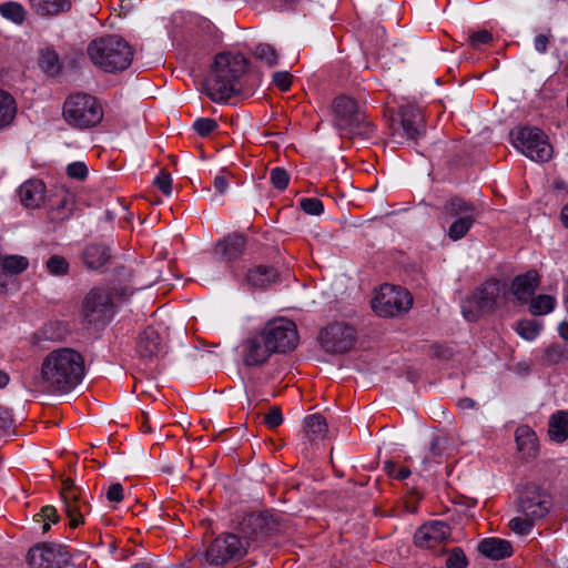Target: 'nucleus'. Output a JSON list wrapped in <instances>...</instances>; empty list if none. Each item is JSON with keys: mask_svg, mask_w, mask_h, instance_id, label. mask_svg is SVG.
Wrapping results in <instances>:
<instances>
[{"mask_svg": "<svg viewBox=\"0 0 568 568\" xmlns=\"http://www.w3.org/2000/svg\"><path fill=\"white\" fill-rule=\"evenodd\" d=\"M84 377V358L75 349L62 347L50 352L41 364L37 384L49 394H68Z\"/></svg>", "mask_w": 568, "mask_h": 568, "instance_id": "nucleus-1", "label": "nucleus"}, {"mask_svg": "<svg viewBox=\"0 0 568 568\" xmlns=\"http://www.w3.org/2000/svg\"><path fill=\"white\" fill-rule=\"evenodd\" d=\"M246 69L247 60L241 53L216 54L211 72L203 82L204 92L213 102H227L240 92L236 84Z\"/></svg>", "mask_w": 568, "mask_h": 568, "instance_id": "nucleus-2", "label": "nucleus"}, {"mask_svg": "<svg viewBox=\"0 0 568 568\" xmlns=\"http://www.w3.org/2000/svg\"><path fill=\"white\" fill-rule=\"evenodd\" d=\"M333 124L342 138L369 141L376 136V125L354 99L341 95L333 102Z\"/></svg>", "mask_w": 568, "mask_h": 568, "instance_id": "nucleus-3", "label": "nucleus"}, {"mask_svg": "<svg viewBox=\"0 0 568 568\" xmlns=\"http://www.w3.org/2000/svg\"><path fill=\"white\" fill-rule=\"evenodd\" d=\"M87 51L94 65L110 73L128 69L133 59L131 45L115 34L92 40Z\"/></svg>", "mask_w": 568, "mask_h": 568, "instance_id": "nucleus-4", "label": "nucleus"}, {"mask_svg": "<svg viewBox=\"0 0 568 568\" xmlns=\"http://www.w3.org/2000/svg\"><path fill=\"white\" fill-rule=\"evenodd\" d=\"M65 122L75 129L95 126L103 119V110L97 99L87 93L70 95L63 104Z\"/></svg>", "mask_w": 568, "mask_h": 568, "instance_id": "nucleus-5", "label": "nucleus"}, {"mask_svg": "<svg viewBox=\"0 0 568 568\" xmlns=\"http://www.w3.org/2000/svg\"><path fill=\"white\" fill-rule=\"evenodd\" d=\"M501 288L503 284L496 278L485 281L471 295L463 300L460 307L464 318L476 322L483 315L494 313Z\"/></svg>", "mask_w": 568, "mask_h": 568, "instance_id": "nucleus-6", "label": "nucleus"}, {"mask_svg": "<svg viewBox=\"0 0 568 568\" xmlns=\"http://www.w3.org/2000/svg\"><path fill=\"white\" fill-rule=\"evenodd\" d=\"M114 302L111 292L104 287L91 288L82 301L81 315L89 327L102 328L114 315Z\"/></svg>", "mask_w": 568, "mask_h": 568, "instance_id": "nucleus-7", "label": "nucleus"}, {"mask_svg": "<svg viewBox=\"0 0 568 568\" xmlns=\"http://www.w3.org/2000/svg\"><path fill=\"white\" fill-rule=\"evenodd\" d=\"M513 145L535 162H547L552 156L548 136L538 128L524 126L510 131Z\"/></svg>", "mask_w": 568, "mask_h": 568, "instance_id": "nucleus-8", "label": "nucleus"}, {"mask_svg": "<svg viewBox=\"0 0 568 568\" xmlns=\"http://www.w3.org/2000/svg\"><path fill=\"white\" fill-rule=\"evenodd\" d=\"M443 211L448 217L454 219L446 232L447 236L454 242L464 239L478 217L476 206L459 196L447 199L443 205Z\"/></svg>", "mask_w": 568, "mask_h": 568, "instance_id": "nucleus-9", "label": "nucleus"}, {"mask_svg": "<svg viewBox=\"0 0 568 568\" xmlns=\"http://www.w3.org/2000/svg\"><path fill=\"white\" fill-rule=\"evenodd\" d=\"M247 552V542L235 534L216 537L206 548L203 561L209 566L222 567L227 562L240 560Z\"/></svg>", "mask_w": 568, "mask_h": 568, "instance_id": "nucleus-10", "label": "nucleus"}, {"mask_svg": "<svg viewBox=\"0 0 568 568\" xmlns=\"http://www.w3.org/2000/svg\"><path fill=\"white\" fill-rule=\"evenodd\" d=\"M409 292L399 286L384 284L372 300L373 311L381 317H394L412 307Z\"/></svg>", "mask_w": 568, "mask_h": 568, "instance_id": "nucleus-11", "label": "nucleus"}, {"mask_svg": "<svg viewBox=\"0 0 568 568\" xmlns=\"http://www.w3.org/2000/svg\"><path fill=\"white\" fill-rule=\"evenodd\" d=\"M261 332L274 354L287 353L298 345L297 328L293 321L282 317L268 321Z\"/></svg>", "mask_w": 568, "mask_h": 568, "instance_id": "nucleus-12", "label": "nucleus"}, {"mask_svg": "<svg viewBox=\"0 0 568 568\" xmlns=\"http://www.w3.org/2000/svg\"><path fill=\"white\" fill-rule=\"evenodd\" d=\"M551 507V496L542 487L528 483L519 490L518 510L524 516L538 521L549 514Z\"/></svg>", "mask_w": 568, "mask_h": 568, "instance_id": "nucleus-13", "label": "nucleus"}, {"mask_svg": "<svg viewBox=\"0 0 568 568\" xmlns=\"http://www.w3.org/2000/svg\"><path fill=\"white\" fill-rule=\"evenodd\" d=\"M27 558L33 568H64L70 565L72 555L61 544L43 542L32 547Z\"/></svg>", "mask_w": 568, "mask_h": 568, "instance_id": "nucleus-14", "label": "nucleus"}, {"mask_svg": "<svg viewBox=\"0 0 568 568\" xmlns=\"http://www.w3.org/2000/svg\"><path fill=\"white\" fill-rule=\"evenodd\" d=\"M356 341L353 326L335 322L320 332L318 342L324 352L329 354H344L352 349Z\"/></svg>", "mask_w": 568, "mask_h": 568, "instance_id": "nucleus-15", "label": "nucleus"}, {"mask_svg": "<svg viewBox=\"0 0 568 568\" xmlns=\"http://www.w3.org/2000/svg\"><path fill=\"white\" fill-rule=\"evenodd\" d=\"M399 124L394 128L393 138L396 143L404 140H417L425 133V121L420 110L406 105L400 108Z\"/></svg>", "mask_w": 568, "mask_h": 568, "instance_id": "nucleus-16", "label": "nucleus"}, {"mask_svg": "<svg viewBox=\"0 0 568 568\" xmlns=\"http://www.w3.org/2000/svg\"><path fill=\"white\" fill-rule=\"evenodd\" d=\"M278 523L268 513H253L243 518L240 523V531L242 532L243 541L250 545L251 540L270 536L277 531Z\"/></svg>", "mask_w": 568, "mask_h": 568, "instance_id": "nucleus-17", "label": "nucleus"}, {"mask_svg": "<svg viewBox=\"0 0 568 568\" xmlns=\"http://www.w3.org/2000/svg\"><path fill=\"white\" fill-rule=\"evenodd\" d=\"M61 498L63 501V509L70 518L69 525L72 528L78 527L83 523V516L90 508L89 501L82 499L81 493L71 479L63 481Z\"/></svg>", "mask_w": 568, "mask_h": 568, "instance_id": "nucleus-18", "label": "nucleus"}, {"mask_svg": "<svg viewBox=\"0 0 568 568\" xmlns=\"http://www.w3.org/2000/svg\"><path fill=\"white\" fill-rule=\"evenodd\" d=\"M452 535L450 527L444 521H430L420 526L414 535L415 545L422 548H435L446 542Z\"/></svg>", "mask_w": 568, "mask_h": 568, "instance_id": "nucleus-19", "label": "nucleus"}, {"mask_svg": "<svg viewBox=\"0 0 568 568\" xmlns=\"http://www.w3.org/2000/svg\"><path fill=\"white\" fill-rule=\"evenodd\" d=\"M265 341L262 332H260L250 336L243 343V362L246 366H262L274 354Z\"/></svg>", "mask_w": 568, "mask_h": 568, "instance_id": "nucleus-20", "label": "nucleus"}, {"mask_svg": "<svg viewBox=\"0 0 568 568\" xmlns=\"http://www.w3.org/2000/svg\"><path fill=\"white\" fill-rule=\"evenodd\" d=\"M164 343L160 333L153 327H146L136 339L135 352L145 363L152 362L163 351Z\"/></svg>", "mask_w": 568, "mask_h": 568, "instance_id": "nucleus-21", "label": "nucleus"}, {"mask_svg": "<svg viewBox=\"0 0 568 568\" xmlns=\"http://www.w3.org/2000/svg\"><path fill=\"white\" fill-rule=\"evenodd\" d=\"M246 237L237 232L227 234L215 245V254L221 261L232 262L241 257L245 251Z\"/></svg>", "mask_w": 568, "mask_h": 568, "instance_id": "nucleus-22", "label": "nucleus"}, {"mask_svg": "<svg viewBox=\"0 0 568 568\" xmlns=\"http://www.w3.org/2000/svg\"><path fill=\"white\" fill-rule=\"evenodd\" d=\"M540 283V277L535 270H530L525 274L517 275L510 286L511 293L518 302L527 303L535 294Z\"/></svg>", "mask_w": 568, "mask_h": 568, "instance_id": "nucleus-23", "label": "nucleus"}, {"mask_svg": "<svg viewBox=\"0 0 568 568\" xmlns=\"http://www.w3.org/2000/svg\"><path fill=\"white\" fill-rule=\"evenodd\" d=\"M20 202L27 209H39L45 200V184L38 179H30L19 187Z\"/></svg>", "mask_w": 568, "mask_h": 568, "instance_id": "nucleus-24", "label": "nucleus"}, {"mask_svg": "<svg viewBox=\"0 0 568 568\" xmlns=\"http://www.w3.org/2000/svg\"><path fill=\"white\" fill-rule=\"evenodd\" d=\"M111 256L110 246L102 242L88 244L81 253L83 264L89 270L93 271H98L110 261Z\"/></svg>", "mask_w": 568, "mask_h": 568, "instance_id": "nucleus-25", "label": "nucleus"}, {"mask_svg": "<svg viewBox=\"0 0 568 568\" xmlns=\"http://www.w3.org/2000/svg\"><path fill=\"white\" fill-rule=\"evenodd\" d=\"M478 551L491 560H501L513 555V546L506 539L489 537L479 541Z\"/></svg>", "mask_w": 568, "mask_h": 568, "instance_id": "nucleus-26", "label": "nucleus"}, {"mask_svg": "<svg viewBox=\"0 0 568 568\" xmlns=\"http://www.w3.org/2000/svg\"><path fill=\"white\" fill-rule=\"evenodd\" d=\"M278 281V273L273 266L258 265L246 274V282L253 288L265 290Z\"/></svg>", "mask_w": 568, "mask_h": 568, "instance_id": "nucleus-27", "label": "nucleus"}, {"mask_svg": "<svg viewBox=\"0 0 568 568\" xmlns=\"http://www.w3.org/2000/svg\"><path fill=\"white\" fill-rule=\"evenodd\" d=\"M32 10L40 17H54L70 11L71 0H30Z\"/></svg>", "mask_w": 568, "mask_h": 568, "instance_id": "nucleus-28", "label": "nucleus"}, {"mask_svg": "<svg viewBox=\"0 0 568 568\" xmlns=\"http://www.w3.org/2000/svg\"><path fill=\"white\" fill-rule=\"evenodd\" d=\"M548 435L556 443L568 438V410H557L549 417Z\"/></svg>", "mask_w": 568, "mask_h": 568, "instance_id": "nucleus-29", "label": "nucleus"}, {"mask_svg": "<svg viewBox=\"0 0 568 568\" xmlns=\"http://www.w3.org/2000/svg\"><path fill=\"white\" fill-rule=\"evenodd\" d=\"M304 432L310 440L323 439L327 433V423L321 414L306 416L304 419Z\"/></svg>", "mask_w": 568, "mask_h": 568, "instance_id": "nucleus-30", "label": "nucleus"}, {"mask_svg": "<svg viewBox=\"0 0 568 568\" xmlns=\"http://www.w3.org/2000/svg\"><path fill=\"white\" fill-rule=\"evenodd\" d=\"M17 114L14 99L3 90H0V130L9 126Z\"/></svg>", "mask_w": 568, "mask_h": 568, "instance_id": "nucleus-31", "label": "nucleus"}, {"mask_svg": "<svg viewBox=\"0 0 568 568\" xmlns=\"http://www.w3.org/2000/svg\"><path fill=\"white\" fill-rule=\"evenodd\" d=\"M516 443L521 452H527L529 456L535 455L537 447V437L528 426H520L516 430Z\"/></svg>", "mask_w": 568, "mask_h": 568, "instance_id": "nucleus-32", "label": "nucleus"}, {"mask_svg": "<svg viewBox=\"0 0 568 568\" xmlns=\"http://www.w3.org/2000/svg\"><path fill=\"white\" fill-rule=\"evenodd\" d=\"M39 67L49 75H57L61 69L58 53L51 49L42 50L39 57Z\"/></svg>", "mask_w": 568, "mask_h": 568, "instance_id": "nucleus-33", "label": "nucleus"}, {"mask_svg": "<svg viewBox=\"0 0 568 568\" xmlns=\"http://www.w3.org/2000/svg\"><path fill=\"white\" fill-rule=\"evenodd\" d=\"M0 14L16 24H22L26 19L24 8L14 1L0 3Z\"/></svg>", "mask_w": 568, "mask_h": 568, "instance_id": "nucleus-34", "label": "nucleus"}, {"mask_svg": "<svg viewBox=\"0 0 568 568\" xmlns=\"http://www.w3.org/2000/svg\"><path fill=\"white\" fill-rule=\"evenodd\" d=\"M556 304L555 297L547 294H540L530 298L529 312L535 315H545L550 313Z\"/></svg>", "mask_w": 568, "mask_h": 568, "instance_id": "nucleus-35", "label": "nucleus"}, {"mask_svg": "<svg viewBox=\"0 0 568 568\" xmlns=\"http://www.w3.org/2000/svg\"><path fill=\"white\" fill-rule=\"evenodd\" d=\"M542 323L536 320H523L517 322L515 331L526 341H534L541 332Z\"/></svg>", "mask_w": 568, "mask_h": 568, "instance_id": "nucleus-36", "label": "nucleus"}, {"mask_svg": "<svg viewBox=\"0 0 568 568\" xmlns=\"http://www.w3.org/2000/svg\"><path fill=\"white\" fill-rule=\"evenodd\" d=\"M568 359V347L564 344L552 343L545 348L544 361L548 365H556Z\"/></svg>", "mask_w": 568, "mask_h": 568, "instance_id": "nucleus-37", "label": "nucleus"}, {"mask_svg": "<svg viewBox=\"0 0 568 568\" xmlns=\"http://www.w3.org/2000/svg\"><path fill=\"white\" fill-rule=\"evenodd\" d=\"M29 266L27 257L21 255H8L2 260V268L10 274H20Z\"/></svg>", "mask_w": 568, "mask_h": 568, "instance_id": "nucleus-38", "label": "nucleus"}, {"mask_svg": "<svg viewBox=\"0 0 568 568\" xmlns=\"http://www.w3.org/2000/svg\"><path fill=\"white\" fill-rule=\"evenodd\" d=\"M254 55L270 68L275 67L278 62L275 48L267 43L257 44L254 49Z\"/></svg>", "mask_w": 568, "mask_h": 568, "instance_id": "nucleus-39", "label": "nucleus"}, {"mask_svg": "<svg viewBox=\"0 0 568 568\" xmlns=\"http://www.w3.org/2000/svg\"><path fill=\"white\" fill-rule=\"evenodd\" d=\"M446 442V438L435 436L430 442L428 453L423 458V463H439L443 457Z\"/></svg>", "mask_w": 568, "mask_h": 568, "instance_id": "nucleus-40", "label": "nucleus"}, {"mask_svg": "<svg viewBox=\"0 0 568 568\" xmlns=\"http://www.w3.org/2000/svg\"><path fill=\"white\" fill-rule=\"evenodd\" d=\"M45 265L49 273L55 276H63L67 275L69 272V263L61 255L50 256Z\"/></svg>", "mask_w": 568, "mask_h": 568, "instance_id": "nucleus-41", "label": "nucleus"}, {"mask_svg": "<svg viewBox=\"0 0 568 568\" xmlns=\"http://www.w3.org/2000/svg\"><path fill=\"white\" fill-rule=\"evenodd\" d=\"M216 120L212 118H199L194 121L192 128L202 138L209 136L217 129Z\"/></svg>", "mask_w": 568, "mask_h": 568, "instance_id": "nucleus-42", "label": "nucleus"}, {"mask_svg": "<svg viewBox=\"0 0 568 568\" xmlns=\"http://www.w3.org/2000/svg\"><path fill=\"white\" fill-rule=\"evenodd\" d=\"M535 523L534 519L526 516L515 517L509 521V527L517 535L525 536L531 531Z\"/></svg>", "mask_w": 568, "mask_h": 568, "instance_id": "nucleus-43", "label": "nucleus"}, {"mask_svg": "<svg viewBox=\"0 0 568 568\" xmlns=\"http://www.w3.org/2000/svg\"><path fill=\"white\" fill-rule=\"evenodd\" d=\"M270 181L275 189L283 191L288 185L290 174L285 169L276 166L270 172Z\"/></svg>", "mask_w": 568, "mask_h": 568, "instance_id": "nucleus-44", "label": "nucleus"}, {"mask_svg": "<svg viewBox=\"0 0 568 568\" xmlns=\"http://www.w3.org/2000/svg\"><path fill=\"white\" fill-rule=\"evenodd\" d=\"M298 206L310 215H320L324 211L323 202L317 197H302Z\"/></svg>", "mask_w": 568, "mask_h": 568, "instance_id": "nucleus-45", "label": "nucleus"}, {"mask_svg": "<svg viewBox=\"0 0 568 568\" xmlns=\"http://www.w3.org/2000/svg\"><path fill=\"white\" fill-rule=\"evenodd\" d=\"M384 470L388 476L399 480H404L410 475V469L408 467H398L396 463L392 460L385 462Z\"/></svg>", "mask_w": 568, "mask_h": 568, "instance_id": "nucleus-46", "label": "nucleus"}, {"mask_svg": "<svg viewBox=\"0 0 568 568\" xmlns=\"http://www.w3.org/2000/svg\"><path fill=\"white\" fill-rule=\"evenodd\" d=\"M467 558L460 548H454L446 559L447 568H466Z\"/></svg>", "mask_w": 568, "mask_h": 568, "instance_id": "nucleus-47", "label": "nucleus"}, {"mask_svg": "<svg viewBox=\"0 0 568 568\" xmlns=\"http://www.w3.org/2000/svg\"><path fill=\"white\" fill-rule=\"evenodd\" d=\"M556 55L561 67V74L568 78V40H560L559 47L556 49Z\"/></svg>", "mask_w": 568, "mask_h": 568, "instance_id": "nucleus-48", "label": "nucleus"}, {"mask_svg": "<svg viewBox=\"0 0 568 568\" xmlns=\"http://www.w3.org/2000/svg\"><path fill=\"white\" fill-rule=\"evenodd\" d=\"M41 517V520L44 521L42 526V531L47 532L50 529L49 523H58L59 521V515L57 513V509L53 506H44L42 507L40 514L38 515Z\"/></svg>", "mask_w": 568, "mask_h": 568, "instance_id": "nucleus-49", "label": "nucleus"}, {"mask_svg": "<svg viewBox=\"0 0 568 568\" xmlns=\"http://www.w3.org/2000/svg\"><path fill=\"white\" fill-rule=\"evenodd\" d=\"M154 184L159 190L166 196L172 193V178L169 172L161 171L160 174L154 179Z\"/></svg>", "mask_w": 568, "mask_h": 568, "instance_id": "nucleus-50", "label": "nucleus"}, {"mask_svg": "<svg viewBox=\"0 0 568 568\" xmlns=\"http://www.w3.org/2000/svg\"><path fill=\"white\" fill-rule=\"evenodd\" d=\"M273 83L282 91H287L292 84V75L288 71H276L272 75Z\"/></svg>", "mask_w": 568, "mask_h": 568, "instance_id": "nucleus-51", "label": "nucleus"}, {"mask_svg": "<svg viewBox=\"0 0 568 568\" xmlns=\"http://www.w3.org/2000/svg\"><path fill=\"white\" fill-rule=\"evenodd\" d=\"M67 174L77 180H84L88 175V168L83 162H72L67 166Z\"/></svg>", "mask_w": 568, "mask_h": 568, "instance_id": "nucleus-52", "label": "nucleus"}, {"mask_svg": "<svg viewBox=\"0 0 568 568\" xmlns=\"http://www.w3.org/2000/svg\"><path fill=\"white\" fill-rule=\"evenodd\" d=\"M264 423L271 429L278 427L283 423V415L280 407H272L265 415Z\"/></svg>", "mask_w": 568, "mask_h": 568, "instance_id": "nucleus-53", "label": "nucleus"}, {"mask_svg": "<svg viewBox=\"0 0 568 568\" xmlns=\"http://www.w3.org/2000/svg\"><path fill=\"white\" fill-rule=\"evenodd\" d=\"M13 418L11 415V412L0 406V433L9 434L11 430H13Z\"/></svg>", "mask_w": 568, "mask_h": 568, "instance_id": "nucleus-54", "label": "nucleus"}, {"mask_svg": "<svg viewBox=\"0 0 568 568\" xmlns=\"http://www.w3.org/2000/svg\"><path fill=\"white\" fill-rule=\"evenodd\" d=\"M491 40H493V36L487 30H480V31L474 32L469 37L470 45L475 49L481 44H486V43L490 42Z\"/></svg>", "mask_w": 568, "mask_h": 568, "instance_id": "nucleus-55", "label": "nucleus"}, {"mask_svg": "<svg viewBox=\"0 0 568 568\" xmlns=\"http://www.w3.org/2000/svg\"><path fill=\"white\" fill-rule=\"evenodd\" d=\"M123 487L120 483H113L106 490V499L110 503H120L123 499Z\"/></svg>", "mask_w": 568, "mask_h": 568, "instance_id": "nucleus-56", "label": "nucleus"}, {"mask_svg": "<svg viewBox=\"0 0 568 568\" xmlns=\"http://www.w3.org/2000/svg\"><path fill=\"white\" fill-rule=\"evenodd\" d=\"M551 34H538L534 39V48L538 53L545 54L550 43Z\"/></svg>", "mask_w": 568, "mask_h": 568, "instance_id": "nucleus-57", "label": "nucleus"}, {"mask_svg": "<svg viewBox=\"0 0 568 568\" xmlns=\"http://www.w3.org/2000/svg\"><path fill=\"white\" fill-rule=\"evenodd\" d=\"M114 276L119 282H129L131 281L132 273L129 268L123 265H118L114 267Z\"/></svg>", "mask_w": 568, "mask_h": 568, "instance_id": "nucleus-58", "label": "nucleus"}, {"mask_svg": "<svg viewBox=\"0 0 568 568\" xmlns=\"http://www.w3.org/2000/svg\"><path fill=\"white\" fill-rule=\"evenodd\" d=\"M214 187L220 194H224L229 187V182L225 175L217 174L214 178Z\"/></svg>", "mask_w": 568, "mask_h": 568, "instance_id": "nucleus-59", "label": "nucleus"}, {"mask_svg": "<svg viewBox=\"0 0 568 568\" xmlns=\"http://www.w3.org/2000/svg\"><path fill=\"white\" fill-rule=\"evenodd\" d=\"M457 405L462 409H473L476 405V402L470 397H464L458 400Z\"/></svg>", "mask_w": 568, "mask_h": 568, "instance_id": "nucleus-60", "label": "nucleus"}, {"mask_svg": "<svg viewBox=\"0 0 568 568\" xmlns=\"http://www.w3.org/2000/svg\"><path fill=\"white\" fill-rule=\"evenodd\" d=\"M558 333L561 338L568 341V322H561L558 326Z\"/></svg>", "mask_w": 568, "mask_h": 568, "instance_id": "nucleus-61", "label": "nucleus"}, {"mask_svg": "<svg viewBox=\"0 0 568 568\" xmlns=\"http://www.w3.org/2000/svg\"><path fill=\"white\" fill-rule=\"evenodd\" d=\"M560 216L564 225L568 227V203L562 207Z\"/></svg>", "mask_w": 568, "mask_h": 568, "instance_id": "nucleus-62", "label": "nucleus"}, {"mask_svg": "<svg viewBox=\"0 0 568 568\" xmlns=\"http://www.w3.org/2000/svg\"><path fill=\"white\" fill-rule=\"evenodd\" d=\"M9 383V376L6 372L0 369V388H3Z\"/></svg>", "mask_w": 568, "mask_h": 568, "instance_id": "nucleus-63", "label": "nucleus"}, {"mask_svg": "<svg viewBox=\"0 0 568 568\" xmlns=\"http://www.w3.org/2000/svg\"><path fill=\"white\" fill-rule=\"evenodd\" d=\"M133 568H155V567L151 562L143 561V562H139V564L134 565Z\"/></svg>", "mask_w": 568, "mask_h": 568, "instance_id": "nucleus-64", "label": "nucleus"}]
</instances>
